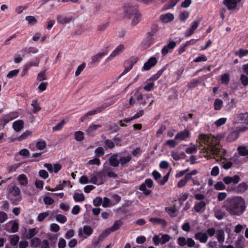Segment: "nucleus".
<instances>
[{
    "label": "nucleus",
    "mask_w": 248,
    "mask_h": 248,
    "mask_svg": "<svg viewBox=\"0 0 248 248\" xmlns=\"http://www.w3.org/2000/svg\"><path fill=\"white\" fill-rule=\"evenodd\" d=\"M224 207L231 215L241 216L246 210L245 201L242 197L228 199Z\"/></svg>",
    "instance_id": "obj_1"
},
{
    "label": "nucleus",
    "mask_w": 248,
    "mask_h": 248,
    "mask_svg": "<svg viewBox=\"0 0 248 248\" xmlns=\"http://www.w3.org/2000/svg\"><path fill=\"white\" fill-rule=\"evenodd\" d=\"M170 236L167 234L160 233L158 235H155L153 237V242L154 245L156 246L159 245H164L170 239Z\"/></svg>",
    "instance_id": "obj_2"
},
{
    "label": "nucleus",
    "mask_w": 248,
    "mask_h": 248,
    "mask_svg": "<svg viewBox=\"0 0 248 248\" xmlns=\"http://www.w3.org/2000/svg\"><path fill=\"white\" fill-rule=\"evenodd\" d=\"M153 181L150 178H148L140 186L139 189L140 190L143 191V193L145 195L148 196L152 193V191L150 189H147L146 187L151 188L153 186Z\"/></svg>",
    "instance_id": "obj_3"
},
{
    "label": "nucleus",
    "mask_w": 248,
    "mask_h": 248,
    "mask_svg": "<svg viewBox=\"0 0 248 248\" xmlns=\"http://www.w3.org/2000/svg\"><path fill=\"white\" fill-rule=\"evenodd\" d=\"M248 188V186L245 182H242L237 186L234 185L230 188L228 187L227 189V191H232L237 193H243L245 192Z\"/></svg>",
    "instance_id": "obj_4"
},
{
    "label": "nucleus",
    "mask_w": 248,
    "mask_h": 248,
    "mask_svg": "<svg viewBox=\"0 0 248 248\" xmlns=\"http://www.w3.org/2000/svg\"><path fill=\"white\" fill-rule=\"evenodd\" d=\"M93 229L88 225H84L82 228H79L78 231V235L80 238H86L93 233Z\"/></svg>",
    "instance_id": "obj_5"
},
{
    "label": "nucleus",
    "mask_w": 248,
    "mask_h": 248,
    "mask_svg": "<svg viewBox=\"0 0 248 248\" xmlns=\"http://www.w3.org/2000/svg\"><path fill=\"white\" fill-rule=\"evenodd\" d=\"M138 58L137 57H131L126 60L124 63V69L123 72L124 75L129 72L133 67V66L138 61Z\"/></svg>",
    "instance_id": "obj_6"
},
{
    "label": "nucleus",
    "mask_w": 248,
    "mask_h": 248,
    "mask_svg": "<svg viewBox=\"0 0 248 248\" xmlns=\"http://www.w3.org/2000/svg\"><path fill=\"white\" fill-rule=\"evenodd\" d=\"M108 52V47H107L103 49L101 51L98 53L96 55L93 56L92 57V62H91L92 66H93L95 63L99 62L100 60L101 59L103 56L107 55Z\"/></svg>",
    "instance_id": "obj_7"
},
{
    "label": "nucleus",
    "mask_w": 248,
    "mask_h": 248,
    "mask_svg": "<svg viewBox=\"0 0 248 248\" xmlns=\"http://www.w3.org/2000/svg\"><path fill=\"white\" fill-rule=\"evenodd\" d=\"M108 105L106 104H103L100 107L97 108L95 109L89 111L87 113L84 114L82 117L80 118V121L83 122L84 120L87 118L89 116L93 115L98 113H100L104 110L106 108L108 107Z\"/></svg>",
    "instance_id": "obj_8"
},
{
    "label": "nucleus",
    "mask_w": 248,
    "mask_h": 248,
    "mask_svg": "<svg viewBox=\"0 0 248 248\" xmlns=\"http://www.w3.org/2000/svg\"><path fill=\"white\" fill-rule=\"evenodd\" d=\"M108 105L106 104H103L100 107L97 108L95 109L89 111L87 113L84 114L82 117L80 118V121L83 122L84 120L87 118L89 116L93 115L98 113H100L104 110L106 108L108 107Z\"/></svg>",
    "instance_id": "obj_9"
},
{
    "label": "nucleus",
    "mask_w": 248,
    "mask_h": 248,
    "mask_svg": "<svg viewBox=\"0 0 248 248\" xmlns=\"http://www.w3.org/2000/svg\"><path fill=\"white\" fill-rule=\"evenodd\" d=\"M241 178L239 176L235 175L233 176H227L223 178V182L226 185L232 184V186L238 184L240 181Z\"/></svg>",
    "instance_id": "obj_10"
},
{
    "label": "nucleus",
    "mask_w": 248,
    "mask_h": 248,
    "mask_svg": "<svg viewBox=\"0 0 248 248\" xmlns=\"http://www.w3.org/2000/svg\"><path fill=\"white\" fill-rule=\"evenodd\" d=\"M201 20H195L192 23L191 27L187 29L184 33V35L186 37L191 36L198 27Z\"/></svg>",
    "instance_id": "obj_11"
},
{
    "label": "nucleus",
    "mask_w": 248,
    "mask_h": 248,
    "mask_svg": "<svg viewBox=\"0 0 248 248\" xmlns=\"http://www.w3.org/2000/svg\"><path fill=\"white\" fill-rule=\"evenodd\" d=\"M121 10L123 11L122 14L129 16H137L138 14V11L135 6H125L123 7Z\"/></svg>",
    "instance_id": "obj_12"
},
{
    "label": "nucleus",
    "mask_w": 248,
    "mask_h": 248,
    "mask_svg": "<svg viewBox=\"0 0 248 248\" xmlns=\"http://www.w3.org/2000/svg\"><path fill=\"white\" fill-rule=\"evenodd\" d=\"M190 133L187 129H185L178 133L175 136L174 139L178 140H186L189 137Z\"/></svg>",
    "instance_id": "obj_13"
},
{
    "label": "nucleus",
    "mask_w": 248,
    "mask_h": 248,
    "mask_svg": "<svg viewBox=\"0 0 248 248\" xmlns=\"http://www.w3.org/2000/svg\"><path fill=\"white\" fill-rule=\"evenodd\" d=\"M241 0H223V4L229 10H234Z\"/></svg>",
    "instance_id": "obj_14"
},
{
    "label": "nucleus",
    "mask_w": 248,
    "mask_h": 248,
    "mask_svg": "<svg viewBox=\"0 0 248 248\" xmlns=\"http://www.w3.org/2000/svg\"><path fill=\"white\" fill-rule=\"evenodd\" d=\"M157 63V59L155 57L150 58L144 64L142 70L147 71L155 66Z\"/></svg>",
    "instance_id": "obj_15"
},
{
    "label": "nucleus",
    "mask_w": 248,
    "mask_h": 248,
    "mask_svg": "<svg viewBox=\"0 0 248 248\" xmlns=\"http://www.w3.org/2000/svg\"><path fill=\"white\" fill-rule=\"evenodd\" d=\"M208 235L206 232H198L194 235V238L199 241L201 243H205L208 240Z\"/></svg>",
    "instance_id": "obj_16"
},
{
    "label": "nucleus",
    "mask_w": 248,
    "mask_h": 248,
    "mask_svg": "<svg viewBox=\"0 0 248 248\" xmlns=\"http://www.w3.org/2000/svg\"><path fill=\"white\" fill-rule=\"evenodd\" d=\"M124 49L125 47L124 45H119L110 54L109 56L107 59V60H110L111 58H114L120 55Z\"/></svg>",
    "instance_id": "obj_17"
},
{
    "label": "nucleus",
    "mask_w": 248,
    "mask_h": 248,
    "mask_svg": "<svg viewBox=\"0 0 248 248\" xmlns=\"http://www.w3.org/2000/svg\"><path fill=\"white\" fill-rule=\"evenodd\" d=\"M206 206V202L204 201H202L195 203L194 209L197 213H202L205 210Z\"/></svg>",
    "instance_id": "obj_18"
},
{
    "label": "nucleus",
    "mask_w": 248,
    "mask_h": 248,
    "mask_svg": "<svg viewBox=\"0 0 248 248\" xmlns=\"http://www.w3.org/2000/svg\"><path fill=\"white\" fill-rule=\"evenodd\" d=\"M118 154L115 153L111 155L108 158V162L110 166L113 167H117L119 164V158L118 159Z\"/></svg>",
    "instance_id": "obj_19"
},
{
    "label": "nucleus",
    "mask_w": 248,
    "mask_h": 248,
    "mask_svg": "<svg viewBox=\"0 0 248 248\" xmlns=\"http://www.w3.org/2000/svg\"><path fill=\"white\" fill-rule=\"evenodd\" d=\"M192 176L189 173H187L185 174L184 178L181 179L178 182L177 185V187L178 188H181L185 186L189 180H192L193 178Z\"/></svg>",
    "instance_id": "obj_20"
},
{
    "label": "nucleus",
    "mask_w": 248,
    "mask_h": 248,
    "mask_svg": "<svg viewBox=\"0 0 248 248\" xmlns=\"http://www.w3.org/2000/svg\"><path fill=\"white\" fill-rule=\"evenodd\" d=\"M102 127L101 124H92L90 125L87 130H86L87 134L90 136H93L96 132V130L98 128Z\"/></svg>",
    "instance_id": "obj_21"
},
{
    "label": "nucleus",
    "mask_w": 248,
    "mask_h": 248,
    "mask_svg": "<svg viewBox=\"0 0 248 248\" xmlns=\"http://www.w3.org/2000/svg\"><path fill=\"white\" fill-rule=\"evenodd\" d=\"M132 159V156L129 154L128 153L127 156H122L119 157V161L121 166L123 167H126L128 166V163Z\"/></svg>",
    "instance_id": "obj_22"
},
{
    "label": "nucleus",
    "mask_w": 248,
    "mask_h": 248,
    "mask_svg": "<svg viewBox=\"0 0 248 248\" xmlns=\"http://www.w3.org/2000/svg\"><path fill=\"white\" fill-rule=\"evenodd\" d=\"M149 221L155 224H160L163 228H165L167 225L166 221L162 218L157 217H151L149 219Z\"/></svg>",
    "instance_id": "obj_23"
},
{
    "label": "nucleus",
    "mask_w": 248,
    "mask_h": 248,
    "mask_svg": "<svg viewBox=\"0 0 248 248\" xmlns=\"http://www.w3.org/2000/svg\"><path fill=\"white\" fill-rule=\"evenodd\" d=\"M24 127V122L19 120L16 121L13 124V128L16 132L20 131Z\"/></svg>",
    "instance_id": "obj_24"
},
{
    "label": "nucleus",
    "mask_w": 248,
    "mask_h": 248,
    "mask_svg": "<svg viewBox=\"0 0 248 248\" xmlns=\"http://www.w3.org/2000/svg\"><path fill=\"white\" fill-rule=\"evenodd\" d=\"M237 151L240 155L247 156L248 158V149L246 146L242 145L238 146Z\"/></svg>",
    "instance_id": "obj_25"
},
{
    "label": "nucleus",
    "mask_w": 248,
    "mask_h": 248,
    "mask_svg": "<svg viewBox=\"0 0 248 248\" xmlns=\"http://www.w3.org/2000/svg\"><path fill=\"white\" fill-rule=\"evenodd\" d=\"M19 183L23 186H26L28 184V180L27 176L24 174H20L17 178Z\"/></svg>",
    "instance_id": "obj_26"
},
{
    "label": "nucleus",
    "mask_w": 248,
    "mask_h": 248,
    "mask_svg": "<svg viewBox=\"0 0 248 248\" xmlns=\"http://www.w3.org/2000/svg\"><path fill=\"white\" fill-rule=\"evenodd\" d=\"M239 137V133L237 131H233L230 133L227 136L226 140L228 142H232L236 140Z\"/></svg>",
    "instance_id": "obj_27"
},
{
    "label": "nucleus",
    "mask_w": 248,
    "mask_h": 248,
    "mask_svg": "<svg viewBox=\"0 0 248 248\" xmlns=\"http://www.w3.org/2000/svg\"><path fill=\"white\" fill-rule=\"evenodd\" d=\"M9 192L13 196H20V190L19 188L16 186H12L9 189Z\"/></svg>",
    "instance_id": "obj_28"
},
{
    "label": "nucleus",
    "mask_w": 248,
    "mask_h": 248,
    "mask_svg": "<svg viewBox=\"0 0 248 248\" xmlns=\"http://www.w3.org/2000/svg\"><path fill=\"white\" fill-rule=\"evenodd\" d=\"M245 238L242 236L239 237L235 242V248H244Z\"/></svg>",
    "instance_id": "obj_29"
},
{
    "label": "nucleus",
    "mask_w": 248,
    "mask_h": 248,
    "mask_svg": "<svg viewBox=\"0 0 248 248\" xmlns=\"http://www.w3.org/2000/svg\"><path fill=\"white\" fill-rule=\"evenodd\" d=\"M123 224V222L121 219L115 221L110 230L112 232L116 231L119 229L121 226Z\"/></svg>",
    "instance_id": "obj_30"
},
{
    "label": "nucleus",
    "mask_w": 248,
    "mask_h": 248,
    "mask_svg": "<svg viewBox=\"0 0 248 248\" xmlns=\"http://www.w3.org/2000/svg\"><path fill=\"white\" fill-rule=\"evenodd\" d=\"M104 147L107 150L108 149H112L115 147L114 142L111 140L107 139L104 141Z\"/></svg>",
    "instance_id": "obj_31"
},
{
    "label": "nucleus",
    "mask_w": 248,
    "mask_h": 248,
    "mask_svg": "<svg viewBox=\"0 0 248 248\" xmlns=\"http://www.w3.org/2000/svg\"><path fill=\"white\" fill-rule=\"evenodd\" d=\"M217 237L219 243L222 244L225 239L224 232L221 230H218L216 233Z\"/></svg>",
    "instance_id": "obj_32"
},
{
    "label": "nucleus",
    "mask_w": 248,
    "mask_h": 248,
    "mask_svg": "<svg viewBox=\"0 0 248 248\" xmlns=\"http://www.w3.org/2000/svg\"><path fill=\"white\" fill-rule=\"evenodd\" d=\"M41 239L38 237H34L31 239L30 245L31 247L33 248H37L41 245Z\"/></svg>",
    "instance_id": "obj_33"
},
{
    "label": "nucleus",
    "mask_w": 248,
    "mask_h": 248,
    "mask_svg": "<svg viewBox=\"0 0 248 248\" xmlns=\"http://www.w3.org/2000/svg\"><path fill=\"white\" fill-rule=\"evenodd\" d=\"M179 0H170L163 8V10H168L173 7Z\"/></svg>",
    "instance_id": "obj_34"
},
{
    "label": "nucleus",
    "mask_w": 248,
    "mask_h": 248,
    "mask_svg": "<svg viewBox=\"0 0 248 248\" xmlns=\"http://www.w3.org/2000/svg\"><path fill=\"white\" fill-rule=\"evenodd\" d=\"M75 139L78 141H81L84 139V133L82 131H76L74 134Z\"/></svg>",
    "instance_id": "obj_35"
},
{
    "label": "nucleus",
    "mask_w": 248,
    "mask_h": 248,
    "mask_svg": "<svg viewBox=\"0 0 248 248\" xmlns=\"http://www.w3.org/2000/svg\"><path fill=\"white\" fill-rule=\"evenodd\" d=\"M235 55L238 56L239 58H242L248 54V50H245L240 48L238 51L234 52Z\"/></svg>",
    "instance_id": "obj_36"
},
{
    "label": "nucleus",
    "mask_w": 248,
    "mask_h": 248,
    "mask_svg": "<svg viewBox=\"0 0 248 248\" xmlns=\"http://www.w3.org/2000/svg\"><path fill=\"white\" fill-rule=\"evenodd\" d=\"M223 106V101L219 99H215L214 103V109L216 110H220Z\"/></svg>",
    "instance_id": "obj_37"
},
{
    "label": "nucleus",
    "mask_w": 248,
    "mask_h": 248,
    "mask_svg": "<svg viewBox=\"0 0 248 248\" xmlns=\"http://www.w3.org/2000/svg\"><path fill=\"white\" fill-rule=\"evenodd\" d=\"M96 175L98 180L100 181V183L99 184H103V181L106 178V174L103 171H99L96 172Z\"/></svg>",
    "instance_id": "obj_38"
},
{
    "label": "nucleus",
    "mask_w": 248,
    "mask_h": 248,
    "mask_svg": "<svg viewBox=\"0 0 248 248\" xmlns=\"http://www.w3.org/2000/svg\"><path fill=\"white\" fill-rule=\"evenodd\" d=\"M73 199L76 202H80L83 201L85 197L83 194L76 193L74 195Z\"/></svg>",
    "instance_id": "obj_39"
},
{
    "label": "nucleus",
    "mask_w": 248,
    "mask_h": 248,
    "mask_svg": "<svg viewBox=\"0 0 248 248\" xmlns=\"http://www.w3.org/2000/svg\"><path fill=\"white\" fill-rule=\"evenodd\" d=\"M225 215V213L220 209H217L215 212V217L219 220L223 219Z\"/></svg>",
    "instance_id": "obj_40"
},
{
    "label": "nucleus",
    "mask_w": 248,
    "mask_h": 248,
    "mask_svg": "<svg viewBox=\"0 0 248 248\" xmlns=\"http://www.w3.org/2000/svg\"><path fill=\"white\" fill-rule=\"evenodd\" d=\"M19 240V237L17 235H13L10 238V244L13 246L17 245Z\"/></svg>",
    "instance_id": "obj_41"
},
{
    "label": "nucleus",
    "mask_w": 248,
    "mask_h": 248,
    "mask_svg": "<svg viewBox=\"0 0 248 248\" xmlns=\"http://www.w3.org/2000/svg\"><path fill=\"white\" fill-rule=\"evenodd\" d=\"M39 62V59L36 58L35 60L29 62L26 65L30 69L32 66H38Z\"/></svg>",
    "instance_id": "obj_42"
},
{
    "label": "nucleus",
    "mask_w": 248,
    "mask_h": 248,
    "mask_svg": "<svg viewBox=\"0 0 248 248\" xmlns=\"http://www.w3.org/2000/svg\"><path fill=\"white\" fill-rule=\"evenodd\" d=\"M31 106L33 108V112L34 113L38 112L41 108L36 100H33L32 101Z\"/></svg>",
    "instance_id": "obj_43"
},
{
    "label": "nucleus",
    "mask_w": 248,
    "mask_h": 248,
    "mask_svg": "<svg viewBox=\"0 0 248 248\" xmlns=\"http://www.w3.org/2000/svg\"><path fill=\"white\" fill-rule=\"evenodd\" d=\"M199 139L201 141V142L205 144L209 145L210 143L209 141V137L206 135H200L199 136Z\"/></svg>",
    "instance_id": "obj_44"
},
{
    "label": "nucleus",
    "mask_w": 248,
    "mask_h": 248,
    "mask_svg": "<svg viewBox=\"0 0 248 248\" xmlns=\"http://www.w3.org/2000/svg\"><path fill=\"white\" fill-rule=\"evenodd\" d=\"M21 200L22 198L21 196H13L10 197L9 198V200L10 201L11 203L14 205H17Z\"/></svg>",
    "instance_id": "obj_45"
},
{
    "label": "nucleus",
    "mask_w": 248,
    "mask_h": 248,
    "mask_svg": "<svg viewBox=\"0 0 248 248\" xmlns=\"http://www.w3.org/2000/svg\"><path fill=\"white\" fill-rule=\"evenodd\" d=\"M222 181L217 182L214 185V188L217 190H223L226 188V186Z\"/></svg>",
    "instance_id": "obj_46"
},
{
    "label": "nucleus",
    "mask_w": 248,
    "mask_h": 248,
    "mask_svg": "<svg viewBox=\"0 0 248 248\" xmlns=\"http://www.w3.org/2000/svg\"><path fill=\"white\" fill-rule=\"evenodd\" d=\"M165 68H163L159 70L157 72V73H156L154 75L150 78V80H154V81L157 80L162 75V73L165 71Z\"/></svg>",
    "instance_id": "obj_47"
},
{
    "label": "nucleus",
    "mask_w": 248,
    "mask_h": 248,
    "mask_svg": "<svg viewBox=\"0 0 248 248\" xmlns=\"http://www.w3.org/2000/svg\"><path fill=\"white\" fill-rule=\"evenodd\" d=\"M86 64L85 62H83L80 65H79L76 71L75 76L76 77L78 76L81 73V72L83 70V69L85 68Z\"/></svg>",
    "instance_id": "obj_48"
},
{
    "label": "nucleus",
    "mask_w": 248,
    "mask_h": 248,
    "mask_svg": "<svg viewBox=\"0 0 248 248\" xmlns=\"http://www.w3.org/2000/svg\"><path fill=\"white\" fill-rule=\"evenodd\" d=\"M240 81L244 86L248 85V77L246 75L242 74L240 78Z\"/></svg>",
    "instance_id": "obj_49"
},
{
    "label": "nucleus",
    "mask_w": 248,
    "mask_h": 248,
    "mask_svg": "<svg viewBox=\"0 0 248 248\" xmlns=\"http://www.w3.org/2000/svg\"><path fill=\"white\" fill-rule=\"evenodd\" d=\"M46 70H44L41 72H40L37 76V79L39 81H42L47 79V77L46 76Z\"/></svg>",
    "instance_id": "obj_50"
},
{
    "label": "nucleus",
    "mask_w": 248,
    "mask_h": 248,
    "mask_svg": "<svg viewBox=\"0 0 248 248\" xmlns=\"http://www.w3.org/2000/svg\"><path fill=\"white\" fill-rule=\"evenodd\" d=\"M19 229V224L16 221H14L12 223V226L10 229V231H9L11 232H16L18 231Z\"/></svg>",
    "instance_id": "obj_51"
},
{
    "label": "nucleus",
    "mask_w": 248,
    "mask_h": 248,
    "mask_svg": "<svg viewBox=\"0 0 248 248\" xmlns=\"http://www.w3.org/2000/svg\"><path fill=\"white\" fill-rule=\"evenodd\" d=\"M158 30V25L154 24L151 27L150 31L148 33L149 36H154Z\"/></svg>",
    "instance_id": "obj_52"
},
{
    "label": "nucleus",
    "mask_w": 248,
    "mask_h": 248,
    "mask_svg": "<svg viewBox=\"0 0 248 248\" xmlns=\"http://www.w3.org/2000/svg\"><path fill=\"white\" fill-rule=\"evenodd\" d=\"M31 132L29 131H26L23 133L21 135L16 138V140L18 141H22L26 139L30 135Z\"/></svg>",
    "instance_id": "obj_53"
},
{
    "label": "nucleus",
    "mask_w": 248,
    "mask_h": 248,
    "mask_svg": "<svg viewBox=\"0 0 248 248\" xmlns=\"http://www.w3.org/2000/svg\"><path fill=\"white\" fill-rule=\"evenodd\" d=\"M95 156L97 157H100L104 155L105 152L103 148L101 147H99L95 150Z\"/></svg>",
    "instance_id": "obj_54"
},
{
    "label": "nucleus",
    "mask_w": 248,
    "mask_h": 248,
    "mask_svg": "<svg viewBox=\"0 0 248 248\" xmlns=\"http://www.w3.org/2000/svg\"><path fill=\"white\" fill-rule=\"evenodd\" d=\"M37 233L36 230L35 228L30 229L27 234V238L28 239H31L36 235Z\"/></svg>",
    "instance_id": "obj_55"
},
{
    "label": "nucleus",
    "mask_w": 248,
    "mask_h": 248,
    "mask_svg": "<svg viewBox=\"0 0 248 248\" xmlns=\"http://www.w3.org/2000/svg\"><path fill=\"white\" fill-rule=\"evenodd\" d=\"M175 140H167L165 143L164 145L168 146L171 148H174L176 145L177 142Z\"/></svg>",
    "instance_id": "obj_56"
},
{
    "label": "nucleus",
    "mask_w": 248,
    "mask_h": 248,
    "mask_svg": "<svg viewBox=\"0 0 248 248\" xmlns=\"http://www.w3.org/2000/svg\"><path fill=\"white\" fill-rule=\"evenodd\" d=\"M174 16H160V20L162 23H167L173 21Z\"/></svg>",
    "instance_id": "obj_57"
},
{
    "label": "nucleus",
    "mask_w": 248,
    "mask_h": 248,
    "mask_svg": "<svg viewBox=\"0 0 248 248\" xmlns=\"http://www.w3.org/2000/svg\"><path fill=\"white\" fill-rule=\"evenodd\" d=\"M25 19L30 25H34L37 23V20L34 16H26Z\"/></svg>",
    "instance_id": "obj_58"
},
{
    "label": "nucleus",
    "mask_w": 248,
    "mask_h": 248,
    "mask_svg": "<svg viewBox=\"0 0 248 248\" xmlns=\"http://www.w3.org/2000/svg\"><path fill=\"white\" fill-rule=\"evenodd\" d=\"M19 72V71L18 69L12 70L8 73L7 77L9 78H12L13 77L16 76Z\"/></svg>",
    "instance_id": "obj_59"
},
{
    "label": "nucleus",
    "mask_w": 248,
    "mask_h": 248,
    "mask_svg": "<svg viewBox=\"0 0 248 248\" xmlns=\"http://www.w3.org/2000/svg\"><path fill=\"white\" fill-rule=\"evenodd\" d=\"M221 80L222 83L228 84L230 81L229 75L228 74H223L221 77Z\"/></svg>",
    "instance_id": "obj_60"
},
{
    "label": "nucleus",
    "mask_w": 248,
    "mask_h": 248,
    "mask_svg": "<svg viewBox=\"0 0 248 248\" xmlns=\"http://www.w3.org/2000/svg\"><path fill=\"white\" fill-rule=\"evenodd\" d=\"M197 151V149L195 145H193L192 146L187 148L186 150V152L188 154L196 153Z\"/></svg>",
    "instance_id": "obj_61"
},
{
    "label": "nucleus",
    "mask_w": 248,
    "mask_h": 248,
    "mask_svg": "<svg viewBox=\"0 0 248 248\" xmlns=\"http://www.w3.org/2000/svg\"><path fill=\"white\" fill-rule=\"evenodd\" d=\"M155 83L153 82L147 83L144 87L143 89L146 91L150 92L154 87Z\"/></svg>",
    "instance_id": "obj_62"
},
{
    "label": "nucleus",
    "mask_w": 248,
    "mask_h": 248,
    "mask_svg": "<svg viewBox=\"0 0 248 248\" xmlns=\"http://www.w3.org/2000/svg\"><path fill=\"white\" fill-rule=\"evenodd\" d=\"M44 202L46 205H51L53 203L54 200L50 197L45 196L44 198Z\"/></svg>",
    "instance_id": "obj_63"
},
{
    "label": "nucleus",
    "mask_w": 248,
    "mask_h": 248,
    "mask_svg": "<svg viewBox=\"0 0 248 248\" xmlns=\"http://www.w3.org/2000/svg\"><path fill=\"white\" fill-rule=\"evenodd\" d=\"M46 146V144L44 141H39L36 144V147L39 150H43Z\"/></svg>",
    "instance_id": "obj_64"
}]
</instances>
